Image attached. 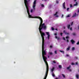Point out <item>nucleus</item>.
<instances>
[{"mask_svg": "<svg viewBox=\"0 0 79 79\" xmlns=\"http://www.w3.org/2000/svg\"><path fill=\"white\" fill-rule=\"evenodd\" d=\"M52 75L53 77H55V74H54V73H52Z\"/></svg>", "mask_w": 79, "mask_h": 79, "instance_id": "obj_19", "label": "nucleus"}, {"mask_svg": "<svg viewBox=\"0 0 79 79\" xmlns=\"http://www.w3.org/2000/svg\"><path fill=\"white\" fill-rule=\"evenodd\" d=\"M42 0V1H44V0ZM44 0V1H46L47 0Z\"/></svg>", "mask_w": 79, "mask_h": 79, "instance_id": "obj_54", "label": "nucleus"}, {"mask_svg": "<svg viewBox=\"0 0 79 79\" xmlns=\"http://www.w3.org/2000/svg\"><path fill=\"white\" fill-rule=\"evenodd\" d=\"M55 54H57V51H55Z\"/></svg>", "mask_w": 79, "mask_h": 79, "instance_id": "obj_26", "label": "nucleus"}, {"mask_svg": "<svg viewBox=\"0 0 79 79\" xmlns=\"http://www.w3.org/2000/svg\"><path fill=\"white\" fill-rule=\"evenodd\" d=\"M59 69H61V68H62V66H61V65H59Z\"/></svg>", "mask_w": 79, "mask_h": 79, "instance_id": "obj_13", "label": "nucleus"}, {"mask_svg": "<svg viewBox=\"0 0 79 79\" xmlns=\"http://www.w3.org/2000/svg\"><path fill=\"white\" fill-rule=\"evenodd\" d=\"M32 11H33L32 9H31V13H32Z\"/></svg>", "mask_w": 79, "mask_h": 79, "instance_id": "obj_48", "label": "nucleus"}, {"mask_svg": "<svg viewBox=\"0 0 79 79\" xmlns=\"http://www.w3.org/2000/svg\"><path fill=\"white\" fill-rule=\"evenodd\" d=\"M57 14H58V12H56L55 14H54V16H56V15H57Z\"/></svg>", "mask_w": 79, "mask_h": 79, "instance_id": "obj_22", "label": "nucleus"}, {"mask_svg": "<svg viewBox=\"0 0 79 79\" xmlns=\"http://www.w3.org/2000/svg\"><path fill=\"white\" fill-rule=\"evenodd\" d=\"M57 40H59V39H60V38L59 37H58V38H57Z\"/></svg>", "mask_w": 79, "mask_h": 79, "instance_id": "obj_46", "label": "nucleus"}, {"mask_svg": "<svg viewBox=\"0 0 79 79\" xmlns=\"http://www.w3.org/2000/svg\"><path fill=\"white\" fill-rule=\"evenodd\" d=\"M66 56H69V55H68V54H67V55H66Z\"/></svg>", "mask_w": 79, "mask_h": 79, "instance_id": "obj_47", "label": "nucleus"}, {"mask_svg": "<svg viewBox=\"0 0 79 79\" xmlns=\"http://www.w3.org/2000/svg\"><path fill=\"white\" fill-rule=\"evenodd\" d=\"M60 52H61V53H63V54H64V51L60 50Z\"/></svg>", "mask_w": 79, "mask_h": 79, "instance_id": "obj_15", "label": "nucleus"}, {"mask_svg": "<svg viewBox=\"0 0 79 79\" xmlns=\"http://www.w3.org/2000/svg\"><path fill=\"white\" fill-rule=\"evenodd\" d=\"M76 16V13H75V14L72 16V17H73V18H75Z\"/></svg>", "mask_w": 79, "mask_h": 79, "instance_id": "obj_9", "label": "nucleus"}, {"mask_svg": "<svg viewBox=\"0 0 79 79\" xmlns=\"http://www.w3.org/2000/svg\"><path fill=\"white\" fill-rule=\"evenodd\" d=\"M70 49V46H69L68 48L66 49L67 51H69Z\"/></svg>", "mask_w": 79, "mask_h": 79, "instance_id": "obj_12", "label": "nucleus"}, {"mask_svg": "<svg viewBox=\"0 0 79 79\" xmlns=\"http://www.w3.org/2000/svg\"><path fill=\"white\" fill-rule=\"evenodd\" d=\"M53 63H56V62H55V60H54L53 61Z\"/></svg>", "mask_w": 79, "mask_h": 79, "instance_id": "obj_32", "label": "nucleus"}, {"mask_svg": "<svg viewBox=\"0 0 79 79\" xmlns=\"http://www.w3.org/2000/svg\"><path fill=\"white\" fill-rule=\"evenodd\" d=\"M77 1V0H74V2H76Z\"/></svg>", "mask_w": 79, "mask_h": 79, "instance_id": "obj_53", "label": "nucleus"}, {"mask_svg": "<svg viewBox=\"0 0 79 79\" xmlns=\"http://www.w3.org/2000/svg\"><path fill=\"white\" fill-rule=\"evenodd\" d=\"M73 24V22H72L71 24V26H72Z\"/></svg>", "mask_w": 79, "mask_h": 79, "instance_id": "obj_37", "label": "nucleus"}, {"mask_svg": "<svg viewBox=\"0 0 79 79\" xmlns=\"http://www.w3.org/2000/svg\"><path fill=\"white\" fill-rule=\"evenodd\" d=\"M72 65H74V64L73 63H72L71 64Z\"/></svg>", "mask_w": 79, "mask_h": 79, "instance_id": "obj_38", "label": "nucleus"}, {"mask_svg": "<svg viewBox=\"0 0 79 79\" xmlns=\"http://www.w3.org/2000/svg\"><path fill=\"white\" fill-rule=\"evenodd\" d=\"M56 3H59L58 1H57L56 2Z\"/></svg>", "mask_w": 79, "mask_h": 79, "instance_id": "obj_43", "label": "nucleus"}, {"mask_svg": "<svg viewBox=\"0 0 79 79\" xmlns=\"http://www.w3.org/2000/svg\"><path fill=\"white\" fill-rule=\"evenodd\" d=\"M71 42L72 44H74L75 43V41H74L73 40H71Z\"/></svg>", "mask_w": 79, "mask_h": 79, "instance_id": "obj_5", "label": "nucleus"}, {"mask_svg": "<svg viewBox=\"0 0 79 79\" xmlns=\"http://www.w3.org/2000/svg\"><path fill=\"white\" fill-rule=\"evenodd\" d=\"M29 0V1H30V0Z\"/></svg>", "mask_w": 79, "mask_h": 79, "instance_id": "obj_58", "label": "nucleus"}, {"mask_svg": "<svg viewBox=\"0 0 79 79\" xmlns=\"http://www.w3.org/2000/svg\"><path fill=\"white\" fill-rule=\"evenodd\" d=\"M69 17H70V15H69L66 16V18H69Z\"/></svg>", "mask_w": 79, "mask_h": 79, "instance_id": "obj_23", "label": "nucleus"}, {"mask_svg": "<svg viewBox=\"0 0 79 79\" xmlns=\"http://www.w3.org/2000/svg\"><path fill=\"white\" fill-rule=\"evenodd\" d=\"M55 69V68L53 67L52 69H51V72L53 73V71H54Z\"/></svg>", "mask_w": 79, "mask_h": 79, "instance_id": "obj_11", "label": "nucleus"}, {"mask_svg": "<svg viewBox=\"0 0 79 79\" xmlns=\"http://www.w3.org/2000/svg\"><path fill=\"white\" fill-rule=\"evenodd\" d=\"M69 10V8H67V11H68Z\"/></svg>", "mask_w": 79, "mask_h": 79, "instance_id": "obj_33", "label": "nucleus"}, {"mask_svg": "<svg viewBox=\"0 0 79 79\" xmlns=\"http://www.w3.org/2000/svg\"><path fill=\"white\" fill-rule=\"evenodd\" d=\"M70 29L71 31H72V28L71 27Z\"/></svg>", "mask_w": 79, "mask_h": 79, "instance_id": "obj_44", "label": "nucleus"}, {"mask_svg": "<svg viewBox=\"0 0 79 79\" xmlns=\"http://www.w3.org/2000/svg\"><path fill=\"white\" fill-rule=\"evenodd\" d=\"M71 68V65H70L69 67H67V69H69V68Z\"/></svg>", "mask_w": 79, "mask_h": 79, "instance_id": "obj_18", "label": "nucleus"}, {"mask_svg": "<svg viewBox=\"0 0 79 79\" xmlns=\"http://www.w3.org/2000/svg\"><path fill=\"white\" fill-rule=\"evenodd\" d=\"M63 39L64 40H66V39H65V38L64 37H63Z\"/></svg>", "mask_w": 79, "mask_h": 79, "instance_id": "obj_31", "label": "nucleus"}, {"mask_svg": "<svg viewBox=\"0 0 79 79\" xmlns=\"http://www.w3.org/2000/svg\"><path fill=\"white\" fill-rule=\"evenodd\" d=\"M62 18H63V15H62Z\"/></svg>", "mask_w": 79, "mask_h": 79, "instance_id": "obj_51", "label": "nucleus"}, {"mask_svg": "<svg viewBox=\"0 0 79 79\" xmlns=\"http://www.w3.org/2000/svg\"><path fill=\"white\" fill-rule=\"evenodd\" d=\"M69 71H71V69H69Z\"/></svg>", "mask_w": 79, "mask_h": 79, "instance_id": "obj_49", "label": "nucleus"}, {"mask_svg": "<svg viewBox=\"0 0 79 79\" xmlns=\"http://www.w3.org/2000/svg\"><path fill=\"white\" fill-rule=\"evenodd\" d=\"M24 3L27 8V13L28 15V17L29 18H33V17H32V16L31 15H30V13H29V8L28 6H29V3L28 1L27 0H24Z\"/></svg>", "mask_w": 79, "mask_h": 79, "instance_id": "obj_3", "label": "nucleus"}, {"mask_svg": "<svg viewBox=\"0 0 79 79\" xmlns=\"http://www.w3.org/2000/svg\"><path fill=\"white\" fill-rule=\"evenodd\" d=\"M72 35H74V36H75V35H76V33H75V32H73L72 33Z\"/></svg>", "mask_w": 79, "mask_h": 79, "instance_id": "obj_17", "label": "nucleus"}, {"mask_svg": "<svg viewBox=\"0 0 79 79\" xmlns=\"http://www.w3.org/2000/svg\"><path fill=\"white\" fill-rule=\"evenodd\" d=\"M46 34L48 36V35H49V32H46Z\"/></svg>", "mask_w": 79, "mask_h": 79, "instance_id": "obj_16", "label": "nucleus"}, {"mask_svg": "<svg viewBox=\"0 0 79 79\" xmlns=\"http://www.w3.org/2000/svg\"><path fill=\"white\" fill-rule=\"evenodd\" d=\"M42 38V56L43 57V59L44 60L46 65V71L45 73V75L44 77V79H47V76H48V71L49 70V67H48V62L47 61V58L46 56H45V55H46V52L45 50H44V41L45 40L44 39V37Z\"/></svg>", "mask_w": 79, "mask_h": 79, "instance_id": "obj_1", "label": "nucleus"}, {"mask_svg": "<svg viewBox=\"0 0 79 79\" xmlns=\"http://www.w3.org/2000/svg\"><path fill=\"white\" fill-rule=\"evenodd\" d=\"M41 6L42 7H44V5L43 4H41Z\"/></svg>", "mask_w": 79, "mask_h": 79, "instance_id": "obj_30", "label": "nucleus"}, {"mask_svg": "<svg viewBox=\"0 0 79 79\" xmlns=\"http://www.w3.org/2000/svg\"><path fill=\"white\" fill-rule=\"evenodd\" d=\"M54 35H57V34H56V33H55L54 34Z\"/></svg>", "mask_w": 79, "mask_h": 79, "instance_id": "obj_41", "label": "nucleus"}, {"mask_svg": "<svg viewBox=\"0 0 79 79\" xmlns=\"http://www.w3.org/2000/svg\"><path fill=\"white\" fill-rule=\"evenodd\" d=\"M75 58H76L77 60V59H78V58H77V57H75Z\"/></svg>", "mask_w": 79, "mask_h": 79, "instance_id": "obj_39", "label": "nucleus"}, {"mask_svg": "<svg viewBox=\"0 0 79 79\" xmlns=\"http://www.w3.org/2000/svg\"><path fill=\"white\" fill-rule=\"evenodd\" d=\"M34 18H38V19H39L40 20V23L39 28V29L40 32L41 34V37H44V36L45 35V33L43 32H42L41 31L42 29L46 30V29H47V27H46V26L45 25V23H44L42 24V23H43V20H42V19L39 16H35Z\"/></svg>", "mask_w": 79, "mask_h": 79, "instance_id": "obj_2", "label": "nucleus"}, {"mask_svg": "<svg viewBox=\"0 0 79 79\" xmlns=\"http://www.w3.org/2000/svg\"><path fill=\"white\" fill-rule=\"evenodd\" d=\"M48 58H49V56H48Z\"/></svg>", "mask_w": 79, "mask_h": 79, "instance_id": "obj_56", "label": "nucleus"}, {"mask_svg": "<svg viewBox=\"0 0 79 79\" xmlns=\"http://www.w3.org/2000/svg\"><path fill=\"white\" fill-rule=\"evenodd\" d=\"M70 8H72V7H73V6H72V4H71L70 5Z\"/></svg>", "mask_w": 79, "mask_h": 79, "instance_id": "obj_28", "label": "nucleus"}, {"mask_svg": "<svg viewBox=\"0 0 79 79\" xmlns=\"http://www.w3.org/2000/svg\"><path fill=\"white\" fill-rule=\"evenodd\" d=\"M76 77L77 79H79V75H76Z\"/></svg>", "mask_w": 79, "mask_h": 79, "instance_id": "obj_14", "label": "nucleus"}, {"mask_svg": "<svg viewBox=\"0 0 79 79\" xmlns=\"http://www.w3.org/2000/svg\"><path fill=\"white\" fill-rule=\"evenodd\" d=\"M49 54L51 55H52V54H53V53H52V52H49Z\"/></svg>", "mask_w": 79, "mask_h": 79, "instance_id": "obj_27", "label": "nucleus"}, {"mask_svg": "<svg viewBox=\"0 0 79 79\" xmlns=\"http://www.w3.org/2000/svg\"><path fill=\"white\" fill-rule=\"evenodd\" d=\"M60 34L61 36H62V35H63V33H60Z\"/></svg>", "mask_w": 79, "mask_h": 79, "instance_id": "obj_34", "label": "nucleus"}, {"mask_svg": "<svg viewBox=\"0 0 79 79\" xmlns=\"http://www.w3.org/2000/svg\"><path fill=\"white\" fill-rule=\"evenodd\" d=\"M52 31H53V30H54V29H54V28H53V27H52Z\"/></svg>", "mask_w": 79, "mask_h": 79, "instance_id": "obj_35", "label": "nucleus"}, {"mask_svg": "<svg viewBox=\"0 0 79 79\" xmlns=\"http://www.w3.org/2000/svg\"><path fill=\"white\" fill-rule=\"evenodd\" d=\"M55 38H56V39H58V37H57V36H55Z\"/></svg>", "mask_w": 79, "mask_h": 79, "instance_id": "obj_45", "label": "nucleus"}, {"mask_svg": "<svg viewBox=\"0 0 79 79\" xmlns=\"http://www.w3.org/2000/svg\"><path fill=\"white\" fill-rule=\"evenodd\" d=\"M77 45H79V41L77 43Z\"/></svg>", "mask_w": 79, "mask_h": 79, "instance_id": "obj_29", "label": "nucleus"}, {"mask_svg": "<svg viewBox=\"0 0 79 79\" xmlns=\"http://www.w3.org/2000/svg\"><path fill=\"white\" fill-rule=\"evenodd\" d=\"M63 32H64V34L66 35H68L69 34V33L66 32L65 30H64Z\"/></svg>", "mask_w": 79, "mask_h": 79, "instance_id": "obj_7", "label": "nucleus"}, {"mask_svg": "<svg viewBox=\"0 0 79 79\" xmlns=\"http://www.w3.org/2000/svg\"><path fill=\"white\" fill-rule=\"evenodd\" d=\"M63 6L64 9H66V7L65 6V2H64L63 3Z\"/></svg>", "mask_w": 79, "mask_h": 79, "instance_id": "obj_6", "label": "nucleus"}, {"mask_svg": "<svg viewBox=\"0 0 79 79\" xmlns=\"http://www.w3.org/2000/svg\"><path fill=\"white\" fill-rule=\"evenodd\" d=\"M55 79H58V78H56Z\"/></svg>", "mask_w": 79, "mask_h": 79, "instance_id": "obj_55", "label": "nucleus"}, {"mask_svg": "<svg viewBox=\"0 0 79 79\" xmlns=\"http://www.w3.org/2000/svg\"><path fill=\"white\" fill-rule=\"evenodd\" d=\"M66 39H67V42H69V40H68V38H69V36H67L66 37Z\"/></svg>", "mask_w": 79, "mask_h": 79, "instance_id": "obj_10", "label": "nucleus"}, {"mask_svg": "<svg viewBox=\"0 0 79 79\" xmlns=\"http://www.w3.org/2000/svg\"><path fill=\"white\" fill-rule=\"evenodd\" d=\"M63 28L64 29H65L66 27H63Z\"/></svg>", "mask_w": 79, "mask_h": 79, "instance_id": "obj_40", "label": "nucleus"}, {"mask_svg": "<svg viewBox=\"0 0 79 79\" xmlns=\"http://www.w3.org/2000/svg\"><path fill=\"white\" fill-rule=\"evenodd\" d=\"M48 40H49V39H50V35H48Z\"/></svg>", "mask_w": 79, "mask_h": 79, "instance_id": "obj_24", "label": "nucleus"}, {"mask_svg": "<svg viewBox=\"0 0 79 79\" xmlns=\"http://www.w3.org/2000/svg\"><path fill=\"white\" fill-rule=\"evenodd\" d=\"M35 6H36V0L34 1L33 5V8L34 10H35Z\"/></svg>", "mask_w": 79, "mask_h": 79, "instance_id": "obj_4", "label": "nucleus"}, {"mask_svg": "<svg viewBox=\"0 0 79 79\" xmlns=\"http://www.w3.org/2000/svg\"><path fill=\"white\" fill-rule=\"evenodd\" d=\"M78 29H79V28H78Z\"/></svg>", "mask_w": 79, "mask_h": 79, "instance_id": "obj_57", "label": "nucleus"}, {"mask_svg": "<svg viewBox=\"0 0 79 79\" xmlns=\"http://www.w3.org/2000/svg\"><path fill=\"white\" fill-rule=\"evenodd\" d=\"M52 47H53V46H50V48H52Z\"/></svg>", "mask_w": 79, "mask_h": 79, "instance_id": "obj_36", "label": "nucleus"}, {"mask_svg": "<svg viewBox=\"0 0 79 79\" xmlns=\"http://www.w3.org/2000/svg\"><path fill=\"white\" fill-rule=\"evenodd\" d=\"M77 2H76V4L74 5V6H77Z\"/></svg>", "mask_w": 79, "mask_h": 79, "instance_id": "obj_21", "label": "nucleus"}, {"mask_svg": "<svg viewBox=\"0 0 79 79\" xmlns=\"http://www.w3.org/2000/svg\"><path fill=\"white\" fill-rule=\"evenodd\" d=\"M67 27L68 29H70V27H71V25L70 24H68L67 25Z\"/></svg>", "mask_w": 79, "mask_h": 79, "instance_id": "obj_8", "label": "nucleus"}, {"mask_svg": "<svg viewBox=\"0 0 79 79\" xmlns=\"http://www.w3.org/2000/svg\"><path fill=\"white\" fill-rule=\"evenodd\" d=\"M72 50H75V48L74 47H73L72 48Z\"/></svg>", "mask_w": 79, "mask_h": 79, "instance_id": "obj_20", "label": "nucleus"}, {"mask_svg": "<svg viewBox=\"0 0 79 79\" xmlns=\"http://www.w3.org/2000/svg\"><path fill=\"white\" fill-rule=\"evenodd\" d=\"M76 65H77V64H78V63L77 62H76Z\"/></svg>", "mask_w": 79, "mask_h": 79, "instance_id": "obj_42", "label": "nucleus"}, {"mask_svg": "<svg viewBox=\"0 0 79 79\" xmlns=\"http://www.w3.org/2000/svg\"><path fill=\"white\" fill-rule=\"evenodd\" d=\"M56 17H58V15H56Z\"/></svg>", "mask_w": 79, "mask_h": 79, "instance_id": "obj_52", "label": "nucleus"}, {"mask_svg": "<svg viewBox=\"0 0 79 79\" xmlns=\"http://www.w3.org/2000/svg\"><path fill=\"white\" fill-rule=\"evenodd\" d=\"M62 76H63V77H64V78H65V75H64L62 74Z\"/></svg>", "mask_w": 79, "mask_h": 79, "instance_id": "obj_25", "label": "nucleus"}, {"mask_svg": "<svg viewBox=\"0 0 79 79\" xmlns=\"http://www.w3.org/2000/svg\"><path fill=\"white\" fill-rule=\"evenodd\" d=\"M56 31H58V29H57V28H56Z\"/></svg>", "mask_w": 79, "mask_h": 79, "instance_id": "obj_50", "label": "nucleus"}]
</instances>
